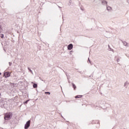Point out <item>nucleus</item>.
<instances>
[{
    "instance_id": "obj_1",
    "label": "nucleus",
    "mask_w": 129,
    "mask_h": 129,
    "mask_svg": "<svg viewBox=\"0 0 129 129\" xmlns=\"http://www.w3.org/2000/svg\"><path fill=\"white\" fill-rule=\"evenodd\" d=\"M13 114L11 112H7L5 114V119L6 120H9L12 117Z\"/></svg>"
},
{
    "instance_id": "obj_2",
    "label": "nucleus",
    "mask_w": 129,
    "mask_h": 129,
    "mask_svg": "<svg viewBox=\"0 0 129 129\" xmlns=\"http://www.w3.org/2000/svg\"><path fill=\"white\" fill-rule=\"evenodd\" d=\"M30 120H29L26 124H25V126L24 127V128L25 129H28V127L30 126Z\"/></svg>"
},
{
    "instance_id": "obj_3",
    "label": "nucleus",
    "mask_w": 129,
    "mask_h": 129,
    "mask_svg": "<svg viewBox=\"0 0 129 129\" xmlns=\"http://www.w3.org/2000/svg\"><path fill=\"white\" fill-rule=\"evenodd\" d=\"M11 75V73L10 72H5L4 73V77H5V78H8Z\"/></svg>"
},
{
    "instance_id": "obj_4",
    "label": "nucleus",
    "mask_w": 129,
    "mask_h": 129,
    "mask_svg": "<svg viewBox=\"0 0 129 129\" xmlns=\"http://www.w3.org/2000/svg\"><path fill=\"white\" fill-rule=\"evenodd\" d=\"M73 45L72 44H70L68 46V49H69V50H71L73 49Z\"/></svg>"
},
{
    "instance_id": "obj_5",
    "label": "nucleus",
    "mask_w": 129,
    "mask_h": 129,
    "mask_svg": "<svg viewBox=\"0 0 129 129\" xmlns=\"http://www.w3.org/2000/svg\"><path fill=\"white\" fill-rule=\"evenodd\" d=\"M37 87H38V85H37V84H34L33 85L34 88H37Z\"/></svg>"
},
{
    "instance_id": "obj_6",
    "label": "nucleus",
    "mask_w": 129,
    "mask_h": 129,
    "mask_svg": "<svg viewBox=\"0 0 129 129\" xmlns=\"http://www.w3.org/2000/svg\"><path fill=\"white\" fill-rule=\"evenodd\" d=\"M82 95H78L76 96V98H80L81 97H82Z\"/></svg>"
},
{
    "instance_id": "obj_7",
    "label": "nucleus",
    "mask_w": 129,
    "mask_h": 129,
    "mask_svg": "<svg viewBox=\"0 0 129 129\" xmlns=\"http://www.w3.org/2000/svg\"><path fill=\"white\" fill-rule=\"evenodd\" d=\"M73 87L74 90H75L76 89V86L75 85H74V84H73Z\"/></svg>"
},
{
    "instance_id": "obj_8",
    "label": "nucleus",
    "mask_w": 129,
    "mask_h": 129,
    "mask_svg": "<svg viewBox=\"0 0 129 129\" xmlns=\"http://www.w3.org/2000/svg\"><path fill=\"white\" fill-rule=\"evenodd\" d=\"M4 37V34L1 35V38H3Z\"/></svg>"
},
{
    "instance_id": "obj_9",
    "label": "nucleus",
    "mask_w": 129,
    "mask_h": 129,
    "mask_svg": "<svg viewBox=\"0 0 129 129\" xmlns=\"http://www.w3.org/2000/svg\"><path fill=\"white\" fill-rule=\"evenodd\" d=\"M45 94H47L50 95V93L49 92H45Z\"/></svg>"
},
{
    "instance_id": "obj_10",
    "label": "nucleus",
    "mask_w": 129,
    "mask_h": 129,
    "mask_svg": "<svg viewBox=\"0 0 129 129\" xmlns=\"http://www.w3.org/2000/svg\"><path fill=\"white\" fill-rule=\"evenodd\" d=\"M29 100H27V101H25V104H27Z\"/></svg>"
},
{
    "instance_id": "obj_11",
    "label": "nucleus",
    "mask_w": 129,
    "mask_h": 129,
    "mask_svg": "<svg viewBox=\"0 0 129 129\" xmlns=\"http://www.w3.org/2000/svg\"><path fill=\"white\" fill-rule=\"evenodd\" d=\"M2 31H3V29H0V33H1Z\"/></svg>"
},
{
    "instance_id": "obj_12",
    "label": "nucleus",
    "mask_w": 129,
    "mask_h": 129,
    "mask_svg": "<svg viewBox=\"0 0 129 129\" xmlns=\"http://www.w3.org/2000/svg\"><path fill=\"white\" fill-rule=\"evenodd\" d=\"M1 74H2L1 73H0V75H1Z\"/></svg>"
}]
</instances>
